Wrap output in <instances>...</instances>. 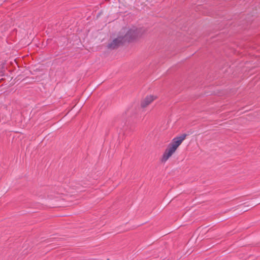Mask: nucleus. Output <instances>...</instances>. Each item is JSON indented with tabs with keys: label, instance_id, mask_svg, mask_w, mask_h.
I'll return each mask as SVG.
<instances>
[{
	"label": "nucleus",
	"instance_id": "obj_2",
	"mask_svg": "<svg viewBox=\"0 0 260 260\" xmlns=\"http://www.w3.org/2000/svg\"><path fill=\"white\" fill-rule=\"evenodd\" d=\"M125 42L122 36H118L117 38L114 39L111 43L108 44L107 48L110 49H115Z\"/></svg>",
	"mask_w": 260,
	"mask_h": 260
},
{
	"label": "nucleus",
	"instance_id": "obj_3",
	"mask_svg": "<svg viewBox=\"0 0 260 260\" xmlns=\"http://www.w3.org/2000/svg\"><path fill=\"white\" fill-rule=\"evenodd\" d=\"M177 148L174 146L172 144H170L166 150H165L162 157V161H166L173 154V153L176 151Z\"/></svg>",
	"mask_w": 260,
	"mask_h": 260
},
{
	"label": "nucleus",
	"instance_id": "obj_7",
	"mask_svg": "<svg viewBox=\"0 0 260 260\" xmlns=\"http://www.w3.org/2000/svg\"><path fill=\"white\" fill-rule=\"evenodd\" d=\"M193 238L192 237L188 242V243H189V242H192V240Z\"/></svg>",
	"mask_w": 260,
	"mask_h": 260
},
{
	"label": "nucleus",
	"instance_id": "obj_6",
	"mask_svg": "<svg viewBox=\"0 0 260 260\" xmlns=\"http://www.w3.org/2000/svg\"><path fill=\"white\" fill-rule=\"evenodd\" d=\"M116 122L118 125V127L120 129H122L124 125H125L126 124V120L125 119L123 120H121L118 119L116 120Z\"/></svg>",
	"mask_w": 260,
	"mask_h": 260
},
{
	"label": "nucleus",
	"instance_id": "obj_5",
	"mask_svg": "<svg viewBox=\"0 0 260 260\" xmlns=\"http://www.w3.org/2000/svg\"><path fill=\"white\" fill-rule=\"evenodd\" d=\"M154 98L153 96H147L144 100H143L141 102V107L143 108H145L149 105L153 100Z\"/></svg>",
	"mask_w": 260,
	"mask_h": 260
},
{
	"label": "nucleus",
	"instance_id": "obj_1",
	"mask_svg": "<svg viewBox=\"0 0 260 260\" xmlns=\"http://www.w3.org/2000/svg\"><path fill=\"white\" fill-rule=\"evenodd\" d=\"M142 35V32L141 29L133 27L129 29L122 37L125 42H130L140 37Z\"/></svg>",
	"mask_w": 260,
	"mask_h": 260
},
{
	"label": "nucleus",
	"instance_id": "obj_4",
	"mask_svg": "<svg viewBox=\"0 0 260 260\" xmlns=\"http://www.w3.org/2000/svg\"><path fill=\"white\" fill-rule=\"evenodd\" d=\"M187 135L186 134H183L178 137L174 138L170 144H172L177 148V147L181 144L182 141L185 139Z\"/></svg>",
	"mask_w": 260,
	"mask_h": 260
},
{
	"label": "nucleus",
	"instance_id": "obj_8",
	"mask_svg": "<svg viewBox=\"0 0 260 260\" xmlns=\"http://www.w3.org/2000/svg\"><path fill=\"white\" fill-rule=\"evenodd\" d=\"M59 241H60L59 240H58V239L56 240V242H59Z\"/></svg>",
	"mask_w": 260,
	"mask_h": 260
}]
</instances>
